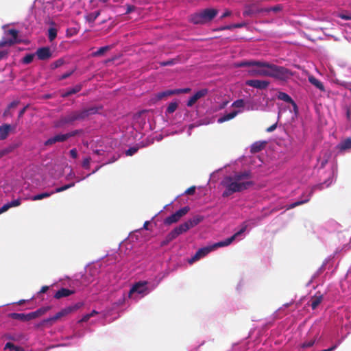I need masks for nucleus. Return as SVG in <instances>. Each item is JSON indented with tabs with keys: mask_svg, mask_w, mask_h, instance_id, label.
Returning <instances> with one entry per match:
<instances>
[{
	"mask_svg": "<svg viewBox=\"0 0 351 351\" xmlns=\"http://www.w3.org/2000/svg\"><path fill=\"white\" fill-rule=\"evenodd\" d=\"M252 173L250 171L237 172L232 176L224 178L221 184L225 187L223 197H227L234 193L243 191L254 184L251 180Z\"/></svg>",
	"mask_w": 351,
	"mask_h": 351,
	"instance_id": "f257e3e1",
	"label": "nucleus"
},
{
	"mask_svg": "<svg viewBox=\"0 0 351 351\" xmlns=\"http://www.w3.org/2000/svg\"><path fill=\"white\" fill-rule=\"evenodd\" d=\"M98 112L99 108L95 106L84 108L81 110L69 111L54 121V127L61 128L67 125H72L75 121H83L90 116L97 114Z\"/></svg>",
	"mask_w": 351,
	"mask_h": 351,
	"instance_id": "f03ea898",
	"label": "nucleus"
},
{
	"mask_svg": "<svg viewBox=\"0 0 351 351\" xmlns=\"http://www.w3.org/2000/svg\"><path fill=\"white\" fill-rule=\"evenodd\" d=\"M218 14V10L214 8H207L191 16L190 21L195 25L205 24L211 21Z\"/></svg>",
	"mask_w": 351,
	"mask_h": 351,
	"instance_id": "7ed1b4c3",
	"label": "nucleus"
},
{
	"mask_svg": "<svg viewBox=\"0 0 351 351\" xmlns=\"http://www.w3.org/2000/svg\"><path fill=\"white\" fill-rule=\"evenodd\" d=\"M99 311L93 309L83 319V320H89L91 317H97L98 319H105L107 322H111L117 318L116 308H99Z\"/></svg>",
	"mask_w": 351,
	"mask_h": 351,
	"instance_id": "20e7f679",
	"label": "nucleus"
},
{
	"mask_svg": "<svg viewBox=\"0 0 351 351\" xmlns=\"http://www.w3.org/2000/svg\"><path fill=\"white\" fill-rule=\"evenodd\" d=\"M147 282L140 281L136 282L131 287L130 291L128 292V298L133 300H138V298H142L145 295L147 294Z\"/></svg>",
	"mask_w": 351,
	"mask_h": 351,
	"instance_id": "39448f33",
	"label": "nucleus"
},
{
	"mask_svg": "<svg viewBox=\"0 0 351 351\" xmlns=\"http://www.w3.org/2000/svg\"><path fill=\"white\" fill-rule=\"evenodd\" d=\"M270 69V77L279 80L286 81L287 80L289 79L293 75L292 72L289 69L284 66L271 64Z\"/></svg>",
	"mask_w": 351,
	"mask_h": 351,
	"instance_id": "423d86ee",
	"label": "nucleus"
},
{
	"mask_svg": "<svg viewBox=\"0 0 351 351\" xmlns=\"http://www.w3.org/2000/svg\"><path fill=\"white\" fill-rule=\"evenodd\" d=\"M254 66L248 71V73L252 76H266L270 77L271 63L267 62L256 61Z\"/></svg>",
	"mask_w": 351,
	"mask_h": 351,
	"instance_id": "0eeeda50",
	"label": "nucleus"
},
{
	"mask_svg": "<svg viewBox=\"0 0 351 351\" xmlns=\"http://www.w3.org/2000/svg\"><path fill=\"white\" fill-rule=\"evenodd\" d=\"M262 13H264V8H261L258 2H254L245 5L243 15L245 17H254Z\"/></svg>",
	"mask_w": 351,
	"mask_h": 351,
	"instance_id": "6e6552de",
	"label": "nucleus"
},
{
	"mask_svg": "<svg viewBox=\"0 0 351 351\" xmlns=\"http://www.w3.org/2000/svg\"><path fill=\"white\" fill-rule=\"evenodd\" d=\"M189 210L190 208L187 206L180 208L170 216L166 217L164 220V223L165 225L169 226L172 223L178 222L182 217L186 215Z\"/></svg>",
	"mask_w": 351,
	"mask_h": 351,
	"instance_id": "1a4fd4ad",
	"label": "nucleus"
},
{
	"mask_svg": "<svg viewBox=\"0 0 351 351\" xmlns=\"http://www.w3.org/2000/svg\"><path fill=\"white\" fill-rule=\"evenodd\" d=\"M246 229H247V225L243 224V226L241 228V230L239 231H238L237 232H236L235 234H234L232 237L226 239L224 241H221L214 243V247H215V249H217L218 247L229 245L236 239L237 237H238L239 235L243 234L246 230Z\"/></svg>",
	"mask_w": 351,
	"mask_h": 351,
	"instance_id": "9d476101",
	"label": "nucleus"
},
{
	"mask_svg": "<svg viewBox=\"0 0 351 351\" xmlns=\"http://www.w3.org/2000/svg\"><path fill=\"white\" fill-rule=\"evenodd\" d=\"M246 84L260 90L266 89L269 85V82L267 80H250L246 82Z\"/></svg>",
	"mask_w": 351,
	"mask_h": 351,
	"instance_id": "9b49d317",
	"label": "nucleus"
},
{
	"mask_svg": "<svg viewBox=\"0 0 351 351\" xmlns=\"http://www.w3.org/2000/svg\"><path fill=\"white\" fill-rule=\"evenodd\" d=\"M36 55L40 60H45L49 59L52 54L49 47H44L38 48L36 50Z\"/></svg>",
	"mask_w": 351,
	"mask_h": 351,
	"instance_id": "f8f14e48",
	"label": "nucleus"
},
{
	"mask_svg": "<svg viewBox=\"0 0 351 351\" xmlns=\"http://www.w3.org/2000/svg\"><path fill=\"white\" fill-rule=\"evenodd\" d=\"M208 93L207 89H202L200 90H198L196 92L192 97L189 98V99L187 101L186 105L189 107H191L193 106L196 101L199 99L200 98L204 97Z\"/></svg>",
	"mask_w": 351,
	"mask_h": 351,
	"instance_id": "ddd939ff",
	"label": "nucleus"
},
{
	"mask_svg": "<svg viewBox=\"0 0 351 351\" xmlns=\"http://www.w3.org/2000/svg\"><path fill=\"white\" fill-rule=\"evenodd\" d=\"M66 141H67V138H66L65 134H58L55 135L54 136L51 137L49 139H47L44 143V145L45 146H50L56 143L65 142Z\"/></svg>",
	"mask_w": 351,
	"mask_h": 351,
	"instance_id": "4468645a",
	"label": "nucleus"
},
{
	"mask_svg": "<svg viewBox=\"0 0 351 351\" xmlns=\"http://www.w3.org/2000/svg\"><path fill=\"white\" fill-rule=\"evenodd\" d=\"M75 293L74 290L66 289V288H61L58 291H57L54 295L53 298L58 300H60L63 298H67Z\"/></svg>",
	"mask_w": 351,
	"mask_h": 351,
	"instance_id": "2eb2a0df",
	"label": "nucleus"
},
{
	"mask_svg": "<svg viewBox=\"0 0 351 351\" xmlns=\"http://www.w3.org/2000/svg\"><path fill=\"white\" fill-rule=\"evenodd\" d=\"M337 149L341 152L351 149V138H347L342 140L337 145Z\"/></svg>",
	"mask_w": 351,
	"mask_h": 351,
	"instance_id": "dca6fc26",
	"label": "nucleus"
},
{
	"mask_svg": "<svg viewBox=\"0 0 351 351\" xmlns=\"http://www.w3.org/2000/svg\"><path fill=\"white\" fill-rule=\"evenodd\" d=\"M323 300V295L321 292H317L313 296H312L308 301V304L311 306V307H317L319 306Z\"/></svg>",
	"mask_w": 351,
	"mask_h": 351,
	"instance_id": "f3484780",
	"label": "nucleus"
},
{
	"mask_svg": "<svg viewBox=\"0 0 351 351\" xmlns=\"http://www.w3.org/2000/svg\"><path fill=\"white\" fill-rule=\"evenodd\" d=\"M267 144L266 141H256L250 147V152L252 154H256L263 150Z\"/></svg>",
	"mask_w": 351,
	"mask_h": 351,
	"instance_id": "a211bd4d",
	"label": "nucleus"
},
{
	"mask_svg": "<svg viewBox=\"0 0 351 351\" xmlns=\"http://www.w3.org/2000/svg\"><path fill=\"white\" fill-rule=\"evenodd\" d=\"M189 229H191V228H190L187 221H185L184 223H181L180 225H179L178 226H177L172 230L173 231L177 237H178L180 234L187 232Z\"/></svg>",
	"mask_w": 351,
	"mask_h": 351,
	"instance_id": "6ab92c4d",
	"label": "nucleus"
},
{
	"mask_svg": "<svg viewBox=\"0 0 351 351\" xmlns=\"http://www.w3.org/2000/svg\"><path fill=\"white\" fill-rule=\"evenodd\" d=\"M277 98L280 100L284 101L288 104H292L294 107H296V104L293 99L286 93L278 92L277 94Z\"/></svg>",
	"mask_w": 351,
	"mask_h": 351,
	"instance_id": "aec40b11",
	"label": "nucleus"
},
{
	"mask_svg": "<svg viewBox=\"0 0 351 351\" xmlns=\"http://www.w3.org/2000/svg\"><path fill=\"white\" fill-rule=\"evenodd\" d=\"M308 82L322 92L325 91L323 83L313 75L308 77Z\"/></svg>",
	"mask_w": 351,
	"mask_h": 351,
	"instance_id": "412c9836",
	"label": "nucleus"
},
{
	"mask_svg": "<svg viewBox=\"0 0 351 351\" xmlns=\"http://www.w3.org/2000/svg\"><path fill=\"white\" fill-rule=\"evenodd\" d=\"M204 220V217L202 215H195L192 218L187 220V223L190 227V228H192L195 226H196L197 224H199L200 222H202Z\"/></svg>",
	"mask_w": 351,
	"mask_h": 351,
	"instance_id": "4be33fe9",
	"label": "nucleus"
},
{
	"mask_svg": "<svg viewBox=\"0 0 351 351\" xmlns=\"http://www.w3.org/2000/svg\"><path fill=\"white\" fill-rule=\"evenodd\" d=\"M11 126L9 124H4L0 126V140L5 139L10 131Z\"/></svg>",
	"mask_w": 351,
	"mask_h": 351,
	"instance_id": "5701e85b",
	"label": "nucleus"
},
{
	"mask_svg": "<svg viewBox=\"0 0 351 351\" xmlns=\"http://www.w3.org/2000/svg\"><path fill=\"white\" fill-rule=\"evenodd\" d=\"M239 113V111H232L230 113H228V114H224L223 116L221 117L220 118L218 119L217 120V122L219 123H222L225 121H228L229 120H231L233 118H234Z\"/></svg>",
	"mask_w": 351,
	"mask_h": 351,
	"instance_id": "b1692460",
	"label": "nucleus"
},
{
	"mask_svg": "<svg viewBox=\"0 0 351 351\" xmlns=\"http://www.w3.org/2000/svg\"><path fill=\"white\" fill-rule=\"evenodd\" d=\"M36 313H29L27 315L21 314V313H14L12 315V317L14 319H21V320H29L34 317H35Z\"/></svg>",
	"mask_w": 351,
	"mask_h": 351,
	"instance_id": "393cba45",
	"label": "nucleus"
},
{
	"mask_svg": "<svg viewBox=\"0 0 351 351\" xmlns=\"http://www.w3.org/2000/svg\"><path fill=\"white\" fill-rule=\"evenodd\" d=\"M313 190L311 191V192L309 193V194L308 195H306V198L304 199H302V200H298L294 203H292L291 204H289L288 206H287V209H292L296 206H298L300 205H302L303 204H305L306 202H308L309 200H310V198H311V196L313 193Z\"/></svg>",
	"mask_w": 351,
	"mask_h": 351,
	"instance_id": "a878e982",
	"label": "nucleus"
},
{
	"mask_svg": "<svg viewBox=\"0 0 351 351\" xmlns=\"http://www.w3.org/2000/svg\"><path fill=\"white\" fill-rule=\"evenodd\" d=\"M313 190L311 191V192L309 193V194L308 195H306V198L304 199H302V200H298L294 203H292L291 204H289L288 206H287V209H292L296 206H298L300 205H302L303 204H305L306 202H308L309 200H310V198H311V196L313 193Z\"/></svg>",
	"mask_w": 351,
	"mask_h": 351,
	"instance_id": "bb28decb",
	"label": "nucleus"
},
{
	"mask_svg": "<svg viewBox=\"0 0 351 351\" xmlns=\"http://www.w3.org/2000/svg\"><path fill=\"white\" fill-rule=\"evenodd\" d=\"M82 88V86L80 84H77L74 87L69 88L62 95L63 97H69L71 95L75 94L80 92Z\"/></svg>",
	"mask_w": 351,
	"mask_h": 351,
	"instance_id": "cd10ccee",
	"label": "nucleus"
},
{
	"mask_svg": "<svg viewBox=\"0 0 351 351\" xmlns=\"http://www.w3.org/2000/svg\"><path fill=\"white\" fill-rule=\"evenodd\" d=\"M53 194H54V192L53 191H51V192H45V193H40V194H37L36 195H34V196L31 197L29 198V199H31L32 201L40 200V199H43L44 198L49 197H50Z\"/></svg>",
	"mask_w": 351,
	"mask_h": 351,
	"instance_id": "c85d7f7f",
	"label": "nucleus"
},
{
	"mask_svg": "<svg viewBox=\"0 0 351 351\" xmlns=\"http://www.w3.org/2000/svg\"><path fill=\"white\" fill-rule=\"evenodd\" d=\"M215 247H214V244L210 246H206L202 248L199 249L197 252L199 254L201 257H204L206 256L208 253L215 250Z\"/></svg>",
	"mask_w": 351,
	"mask_h": 351,
	"instance_id": "c756f323",
	"label": "nucleus"
},
{
	"mask_svg": "<svg viewBox=\"0 0 351 351\" xmlns=\"http://www.w3.org/2000/svg\"><path fill=\"white\" fill-rule=\"evenodd\" d=\"M7 35L11 36L10 39H13L14 44L20 43L18 40L19 31L15 29H10L5 32Z\"/></svg>",
	"mask_w": 351,
	"mask_h": 351,
	"instance_id": "7c9ffc66",
	"label": "nucleus"
},
{
	"mask_svg": "<svg viewBox=\"0 0 351 351\" xmlns=\"http://www.w3.org/2000/svg\"><path fill=\"white\" fill-rule=\"evenodd\" d=\"M173 95H176V89L173 90H167L162 92H160L157 94V98L158 99H162L165 97H167L171 96Z\"/></svg>",
	"mask_w": 351,
	"mask_h": 351,
	"instance_id": "2f4dec72",
	"label": "nucleus"
},
{
	"mask_svg": "<svg viewBox=\"0 0 351 351\" xmlns=\"http://www.w3.org/2000/svg\"><path fill=\"white\" fill-rule=\"evenodd\" d=\"M177 236L175 234L173 230H171L165 237V239L161 242L160 245L165 246L167 245L171 241L175 239Z\"/></svg>",
	"mask_w": 351,
	"mask_h": 351,
	"instance_id": "473e14b6",
	"label": "nucleus"
},
{
	"mask_svg": "<svg viewBox=\"0 0 351 351\" xmlns=\"http://www.w3.org/2000/svg\"><path fill=\"white\" fill-rule=\"evenodd\" d=\"M110 49H111L110 46H104V47H100L98 50H97L96 51H94L92 53V56H95V57L101 56L104 55L106 52L109 51Z\"/></svg>",
	"mask_w": 351,
	"mask_h": 351,
	"instance_id": "72a5a7b5",
	"label": "nucleus"
},
{
	"mask_svg": "<svg viewBox=\"0 0 351 351\" xmlns=\"http://www.w3.org/2000/svg\"><path fill=\"white\" fill-rule=\"evenodd\" d=\"M7 349H10V350L12 351H25L23 348L19 346H15L13 343L10 342L7 343L5 346L4 350H5Z\"/></svg>",
	"mask_w": 351,
	"mask_h": 351,
	"instance_id": "f704fd0d",
	"label": "nucleus"
},
{
	"mask_svg": "<svg viewBox=\"0 0 351 351\" xmlns=\"http://www.w3.org/2000/svg\"><path fill=\"white\" fill-rule=\"evenodd\" d=\"M282 10V6L280 5H276L270 8H265L264 13H268L269 12H278Z\"/></svg>",
	"mask_w": 351,
	"mask_h": 351,
	"instance_id": "c9c22d12",
	"label": "nucleus"
},
{
	"mask_svg": "<svg viewBox=\"0 0 351 351\" xmlns=\"http://www.w3.org/2000/svg\"><path fill=\"white\" fill-rule=\"evenodd\" d=\"M178 104L177 102H171L167 108L166 113L171 114L174 112L178 108Z\"/></svg>",
	"mask_w": 351,
	"mask_h": 351,
	"instance_id": "e433bc0d",
	"label": "nucleus"
},
{
	"mask_svg": "<svg viewBox=\"0 0 351 351\" xmlns=\"http://www.w3.org/2000/svg\"><path fill=\"white\" fill-rule=\"evenodd\" d=\"M57 36V29L54 27H50L48 30V38L50 41H53Z\"/></svg>",
	"mask_w": 351,
	"mask_h": 351,
	"instance_id": "4c0bfd02",
	"label": "nucleus"
},
{
	"mask_svg": "<svg viewBox=\"0 0 351 351\" xmlns=\"http://www.w3.org/2000/svg\"><path fill=\"white\" fill-rule=\"evenodd\" d=\"M75 186V183L74 182H71L70 184H65L61 187H58V188H56L54 191H53L54 192V193H60V192H62V191H64L65 190H67L73 186Z\"/></svg>",
	"mask_w": 351,
	"mask_h": 351,
	"instance_id": "58836bf2",
	"label": "nucleus"
},
{
	"mask_svg": "<svg viewBox=\"0 0 351 351\" xmlns=\"http://www.w3.org/2000/svg\"><path fill=\"white\" fill-rule=\"evenodd\" d=\"M34 58V54L28 53L23 57L22 62L23 64H28L33 61Z\"/></svg>",
	"mask_w": 351,
	"mask_h": 351,
	"instance_id": "ea45409f",
	"label": "nucleus"
},
{
	"mask_svg": "<svg viewBox=\"0 0 351 351\" xmlns=\"http://www.w3.org/2000/svg\"><path fill=\"white\" fill-rule=\"evenodd\" d=\"M64 64V60L62 58H59L51 64L52 69H57Z\"/></svg>",
	"mask_w": 351,
	"mask_h": 351,
	"instance_id": "a19ab883",
	"label": "nucleus"
},
{
	"mask_svg": "<svg viewBox=\"0 0 351 351\" xmlns=\"http://www.w3.org/2000/svg\"><path fill=\"white\" fill-rule=\"evenodd\" d=\"M13 39H3L0 40V47L12 46L14 45Z\"/></svg>",
	"mask_w": 351,
	"mask_h": 351,
	"instance_id": "79ce46f5",
	"label": "nucleus"
},
{
	"mask_svg": "<svg viewBox=\"0 0 351 351\" xmlns=\"http://www.w3.org/2000/svg\"><path fill=\"white\" fill-rule=\"evenodd\" d=\"M82 132H83L82 130H75L69 132L68 133H66L65 134H66V138L68 140L69 138L79 135V134H82Z\"/></svg>",
	"mask_w": 351,
	"mask_h": 351,
	"instance_id": "37998d69",
	"label": "nucleus"
},
{
	"mask_svg": "<svg viewBox=\"0 0 351 351\" xmlns=\"http://www.w3.org/2000/svg\"><path fill=\"white\" fill-rule=\"evenodd\" d=\"M14 149L13 146H10L8 147H6L3 149L0 150V157L1 158L5 156V155L11 153Z\"/></svg>",
	"mask_w": 351,
	"mask_h": 351,
	"instance_id": "c03bdc74",
	"label": "nucleus"
},
{
	"mask_svg": "<svg viewBox=\"0 0 351 351\" xmlns=\"http://www.w3.org/2000/svg\"><path fill=\"white\" fill-rule=\"evenodd\" d=\"M256 62V61H243L238 64V66H254Z\"/></svg>",
	"mask_w": 351,
	"mask_h": 351,
	"instance_id": "a18cd8bd",
	"label": "nucleus"
},
{
	"mask_svg": "<svg viewBox=\"0 0 351 351\" xmlns=\"http://www.w3.org/2000/svg\"><path fill=\"white\" fill-rule=\"evenodd\" d=\"M245 102L243 99H237L235 101H234L232 104V106L234 108H243L244 107Z\"/></svg>",
	"mask_w": 351,
	"mask_h": 351,
	"instance_id": "49530a36",
	"label": "nucleus"
},
{
	"mask_svg": "<svg viewBox=\"0 0 351 351\" xmlns=\"http://www.w3.org/2000/svg\"><path fill=\"white\" fill-rule=\"evenodd\" d=\"M75 69H72L64 74H62L61 76L58 77V80H63L69 77H70L74 72Z\"/></svg>",
	"mask_w": 351,
	"mask_h": 351,
	"instance_id": "de8ad7c7",
	"label": "nucleus"
},
{
	"mask_svg": "<svg viewBox=\"0 0 351 351\" xmlns=\"http://www.w3.org/2000/svg\"><path fill=\"white\" fill-rule=\"evenodd\" d=\"M315 342V339L311 340V341H308V342H304V343H302L300 345V348L305 349V348H307L312 347L314 345Z\"/></svg>",
	"mask_w": 351,
	"mask_h": 351,
	"instance_id": "09e8293b",
	"label": "nucleus"
},
{
	"mask_svg": "<svg viewBox=\"0 0 351 351\" xmlns=\"http://www.w3.org/2000/svg\"><path fill=\"white\" fill-rule=\"evenodd\" d=\"M8 204L10 206V208L19 206L21 204V199L20 198L14 199V200L11 201L10 202H8Z\"/></svg>",
	"mask_w": 351,
	"mask_h": 351,
	"instance_id": "8fccbe9b",
	"label": "nucleus"
},
{
	"mask_svg": "<svg viewBox=\"0 0 351 351\" xmlns=\"http://www.w3.org/2000/svg\"><path fill=\"white\" fill-rule=\"evenodd\" d=\"M138 148V147H130V149H128L126 152H125V154L127 156H132L134 155L135 153L137 152Z\"/></svg>",
	"mask_w": 351,
	"mask_h": 351,
	"instance_id": "3c124183",
	"label": "nucleus"
},
{
	"mask_svg": "<svg viewBox=\"0 0 351 351\" xmlns=\"http://www.w3.org/2000/svg\"><path fill=\"white\" fill-rule=\"evenodd\" d=\"M90 160V157L85 158L82 161V167L85 169H89Z\"/></svg>",
	"mask_w": 351,
	"mask_h": 351,
	"instance_id": "603ef678",
	"label": "nucleus"
},
{
	"mask_svg": "<svg viewBox=\"0 0 351 351\" xmlns=\"http://www.w3.org/2000/svg\"><path fill=\"white\" fill-rule=\"evenodd\" d=\"M20 104V101L16 100V101H13L12 102H11L7 108H8L10 110H14Z\"/></svg>",
	"mask_w": 351,
	"mask_h": 351,
	"instance_id": "864d4df0",
	"label": "nucleus"
},
{
	"mask_svg": "<svg viewBox=\"0 0 351 351\" xmlns=\"http://www.w3.org/2000/svg\"><path fill=\"white\" fill-rule=\"evenodd\" d=\"M190 91H191V88H189L176 89V95L183 94V93H188Z\"/></svg>",
	"mask_w": 351,
	"mask_h": 351,
	"instance_id": "5fc2aeb1",
	"label": "nucleus"
},
{
	"mask_svg": "<svg viewBox=\"0 0 351 351\" xmlns=\"http://www.w3.org/2000/svg\"><path fill=\"white\" fill-rule=\"evenodd\" d=\"M136 9V6L133 5H126V11L125 12V14H130L132 12H134Z\"/></svg>",
	"mask_w": 351,
	"mask_h": 351,
	"instance_id": "6e6d98bb",
	"label": "nucleus"
},
{
	"mask_svg": "<svg viewBox=\"0 0 351 351\" xmlns=\"http://www.w3.org/2000/svg\"><path fill=\"white\" fill-rule=\"evenodd\" d=\"M29 108V105H26L25 106H24L19 112V114H18V119H20L21 118L23 117V116L24 115V114L25 113L26 110L28 109Z\"/></svg>",
	"mask_w": 351,
	"mask_h": 351,
	"instance_id": "4d7b16f0",
	"label": "nucleus"
},
{
	"mask_svg": "<svg viewBox=\"0 0 351 351\" xmlns=\"http://www.w3.org/2000/svg\"><path fill=\"white\" fill-rule=\"evenodd\" d=\"M200 258H202V257L199 256V254L197 252H196L195 255L193 256H192L191 258L189 261V263L191 264V263L198 261Z\"/></svg>",
	"mask_w": 351,
	"mask_h": 351,
	"instance_id": "13d9d810",
	"label": "nucleus"
},
{
	"mask_svg": "<svg viewBox=\"0 0 351 351\" xmlns=\"http://www.w3.org/2000/svg\"><path fill=\"white\" fill-rule=\"evenodd\" d=\"M9 54L8 50L0 51V61L8 58Z\"/></svg>",
	"mask_w": 351,
	"mask_h": 351,
	"instance_id": "bf43d9fd",
	"label": "nucleus"
},
{
	"mask_svg": "<svg viewBox=\"0 0 351 351\" xmlns=\"http://www.w3.org/2000/svg\"><path fill=\"white\" fill-rule=\"evenodd\" d=\"M195 192V186H193L187 189L185 191V194L186 195H193Z\"/></svg>",
	"mask_w": 351,
	"mask_h": 351,
	"instance_id": "052dcab7",
	"label": "nucleus"
},
{
	"mask_svg": "<svg viewBox=\"0 0 351 351\" xmlns=\"http://www.w3.org/2000/svg\"><path fill=\"white\" fill-rule=\"evenodd\" d=\"M9 208H10V206L8 203L4 204L1 208H0V215L7 211Z\"/></svg>",
	"mask_w": 351,
	"mask_h": 351,
	"instance_id": "680f3d73",
	"label": "nucleus"
},
{
	"mask_svg": "<svg viewBox=\"0 0 351 351\" xmlns=\"http://www.w3.org/2000/svg\"><path fill=\"white\" fill-rule=\"evenodd\" d=\"M70 155L73 158H77L78 156L77 149L75 148L71 149Z\"/></svg>",
	"mask_w": 351,
	"mask_h": 351,
	"instance_id": "e2e57ef3",
	"label": "nucleus"
},
{
	"mask_svg": "<svg viewBox=\"0 0 351 351\" xmlns=\"http://www.w3.org/2000/svg\"><path fill=\"white\" fill-rule=\"evenodd\" d=\"M99 12H95L90 15V20L94 21L99 15Z\"/></svg>",
	"mask_w": 351,
	"mask_h": 351,
	"instance_id": "0e129e2a",
	"label": "nucleus"
},
{
	"mask_svg": "<svg viewBox=\"0 0 351 351\" xmlns=\"http://www.w3.org/2000/svg\"><path fill=\"white\" fill-rule=\"evenodd\" d=\"M173 63H174V61L173 60H171L162 62L160 63V64L161 66H165L172 65V64H173Z\"/></svg>",
	"mask_w": 351,
	"mask_h": 351,
	"instance_id": "69168bd1",
	"label": "nucleus"
},
{
	"mask_svg": "<svg viewBox=\"0 0 351 351\" xmlns=\"http://www.w3.org/2000/svg\"><path fill=\"white\" fill-rule=\"evenodd\" d=\"M276 128H277V123H276L271 125V126H269V128H267L266 129V131L267 132H271L274 131L276 129Z\"/></svg>",
	"mask_w": 351,
	"mask_h": 351,
	"instance_id": "338daca9",
	"label": "nucleus"
},
{
	"mask_svg": "<svg viewBox=\"0 0 351 351\" xmlns=\"http://www.w3.org/2000/svg\"><path fill=\"white\" fill-rule=\"evenodd\" d=\"M339 17L344 20H351V14H340Z\"/></svg>",
	"mask_w": 351,
	"mask_h": 351,
	"instance_id": "774afa93",
	"label": "nucleus"
}]
</instances>
